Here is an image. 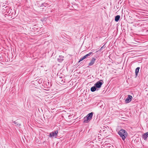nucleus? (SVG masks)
<instances>
[{
  "instance_id": "393cba45",
  "label": "nucleus",
  "mask_w": 148,
  "mask_h": 148,
  "mask_svg": "<svg viewBox=\"0 0 148 148\" xmlns=\"http://www.w3.org/2000/svg\"><path fill=\"white\" fill-rule=\"evenodd\" d=\"M14 123H16L15 122H14Z\"/></svg>"
},
{
  "instance_id": "9d476101",
  "label": "nucleus",
  "mask_w": 148,
  "mask_h": 148,
  "mask_svg": "<svg viewBox=\"0 0 148 148\" xmlns=\"http://www.w3.org/2000/svg\"><path fill=\"white\" fill-rule=\"evenodd\" d=\"M84 122V123H88L90 121L87 117H85L83 119Z\"/></svg>"
},
{
  "instance_id": "a878e982",
  "label": "nucleus",
  "mask_w": 148,
  "mask_h": 148,
  "mask_svg": "<svg viewBox=\"0 0 148 148\" xmlns=\"http://www.w3.org/2000/svg\"><path fill=\"white\" fill-rule=\"evenodd\" d=\"M99 136H100V135H99V136H98L99 137Z\"/></svg>"
},
{
  "instance_id": "f3484780",
  "label": "nucleus",
  "mask_w": 148,
  "mask_h": 148,
  "mask_svg": "<svg viewBox=\"0 0 148 148\" xmlns=\"http://www.w3.org/2000/svg\"><path fill=\"white\" fill-rule=\"evenodd\" d=\"M82 58L83 59V60H84V59L86 58L84 56L83 57H82Z\"/></svg>"
},
{
  "instance_id": "4be33fe9",
  "label": "nucleus",
  "mask_w": 148,
  "mask_h": 148,
  "mask_svg": "<svg viewBox=\"0 0 148 148\" xmlns=\"http://www.w3.org/2000/svg\"><path fill=\"white\" fill-rule=\"evenodd\" d=\"M98 135H101V134H98Z\"/></svg>"
},
{
  "instance_id": "f03ea898",
  "label": "nucleus",
  "mask_w": 148,
  "mask_h": 148,
  "mask_svg": "<svg viewBox=\"0 0 148 148\" xmlns=\"http://www.w3.org/2000/svg\"><path fill=\"white\" fill-rule=\"evenodd\" d=\"M118 134L123 140H125L127 136V133L126 131L123 129L121 130L118 132Z\"/></svg>"
},
{
  "instance_id": "f8f14e48",
  "label": "nucleus",
  "mask_w": 148,
  "mask_h": 148,
  "mask_svg": "<svg viewBox=\"0 0 148 148\" xmlns=\"http://www.w3.org/2000/svg\"><path fill=\"white\" fill-rule=\"evenodd\" d=\"M97 89V87L95 86L91 88L90 90L92 92L95 91Z\"/></svg>"
},
{
  "instance_id": "a211bd4d",
  "label": "nucleus",
  "mask_w": 148,
  "mask_h": 148,
  "mask_svg": "<svg viewBox=\"0 0 148 148\" xmlns=\"http://www.w3.org/2000/svg\"><path fill=\"white\" fill-rule=\"evenodd\" d=\"M103 48V47H102L101 48V49H100V50H102V48Z\"/></svg>"
},
{
  "instance_id": "5701e85b",
  "label": "nucleus",
  "mask_w": 148,
  "mask_h": 148,
  "mask_svg": "<svg viewBox=\"0 0 148 148\" xmlns=\"http://www.w3.org/2000/svg\"><path fill=\"white\" fill-rule=\"evenodd\" d=\"M147 32H148V30H147Z\"/></svg>"
},
{
  "instance_id": "bb28decb",
  "label": "nucleus",
  "mask_w": 148,
  "mask_h": 148,
  "mask_svg": "<svg viewBox=\"0 0 148 148\" xmlns=\"http://www.w3.org/2000/svg\"><path fill=\"white\" fill-rule=\"evenodd\" d=\"M99 136H100V135H99V136H98L99 137Z\"/></svg>"
},
{
  "instance_id": "6ab92c4d",
  "label": "nucleus",
  "mask_w": 148,
  "mask_h": 148,
  "mask_svg": "<svg viewBox=\"0 0 148 148\" xmlns=\"http://www.w3.org/2000/svg\"><path fill=\"white\" fill-rule=\"evenodd\" d=\"M60 57H61V58H63V56H60Z\"/></svg>"
},
{
  "instance_id": "aec40b11",
  "label": "nucleus",
  "mask_w": 148,
  "mask_h": 148,
  "mask_svg": "<svg viewBox=\"0 0 148 148\" xmlns=\"http://www.w3.org/2000/svg\"><path fill=\"white\" fill-rule=\"evenodd\" d=\"M137 75H137V74L136 75V77H137Z\"/></svg>"
},
{
  "instance_id": "1a4fd4ad",
  "label": "nucleus",
  "mask_w": 148,
  "mask_h": 148,
  "mask_svg": "<svg viewBox=\"0 0 148 148\" xmlns=\"http://www.w3.org/2000/svg\"><path fill=\"white\" fill-rule=\"evenodd\" d=\"M95 60L96 59L95 58H92L90 62L89 63V65L91 66L92 65L95 63Z\"/></svg>"
},
{
  "instance_id": "9b49d317",
  "label": "nucleus",
  "mask_w": 148,
  "mask_h": 148,
  "mask_svg": "<svg viewBox=\"0 0 148 148\" xmlns=\"http://www.w3.org/2000/svg\"><path fill=\"white\" fill-rule=\"evenodd\" d=\"M120 16L119 15H118L116 16L115 17V21L116 22H118L120 18Z\"/></svg>"
},
{
  "instance_id": "20e7f679",
  "label": "nucleus",
  "mask_w": 148,
  "mask_h": 148,
  "mask_svg": "<svg viewBox=\"0 0 148 148\" xmlns=\"http://www.w3.org/2000/svg\"><path fill=\"white\" fill-rule=\"evenodd\" d=\"M58 130H57L51 132L49 136L50 137H55L56 138L57 136Z\"/></svg>"
},
{
  "instance_id": "2eb2a0df",
  "label": "nucleus",
  "mask_w": 148,
  "mask_h": 148,
  "mask_svg": "<svg viewBox=\"0 0 148 148\" xmlns=\"http://www.w3.org/2000/svg\"><path fill=\"white\" fill-rule=\"evenodd\" d=\"M47 4L46 3H42L41 5V6H42H42H46V5Z\"/></svg>"
},
{
  "instance_id": "7ed1b4c3",
  "label": "nucleus",
  "mask_w": 148,
  "mask_h": 148,
  "mask_svg": "<svg viewBox=\"0 0 148 148\" xmlns=\"http://www.w3.org/2000/svg\"><path fill=\"white\" fill-rule=\"evenodd\" d=\"M103 83V80H101L97 82L95 84V86L97 87V88H99L101 87Z\"/></svg>"
},
{
  "instance_id": "4468645a",
  "label": "nucleus",
  "mask_w": 148,
  "mask_h": 148,
  "mask_svg": "<svg viewBox=\"0 0 148 148\" xmlns=\"http://www.w3.org/2000/svg\"><path fill=\"white\" fill-rule=\"evenodd\" d=\"M92 53V52H90L88 54H86V55L84 56L85 58H87L88 57V56H90L91 54Z\"/></svg>"
},
{
  "instance_id": "b1692460",
  "label": "nucleus",
  "mask_w": 148,
  "mask_h": 148,
  "mask_svg": "<svg viewBox=\"0 0 148 148\" xmlns=\"http://www.w3.org/2000/svg\"><path fill=\"white\" fill-rule=\"evenodd\" d=\"M38 79V78H37L36 80Z\"/></svg>"
},
{
  "instance_id": "39448f33",
  "label": "nucleus",
  "mask_w": 148,
  "mask_h": 148,
  "mask_svg": "<svg viewBox=\"0 0 148 148\" xmlns=\"http://www.w3.org/2000/svg\"><path fill=\"white\" fill-rule=\"evenodd\" d=\"M133 99L132 96L130 95H128L127 98L125 99V102L126 103H128L130 102Z\"/></svg>"
},
{
  "instance_id": "6e6552de",
  "label": "nucleus",
  "mask_w": 148,
  "mask_h": 148,
  "mask_svg": "<svg viewBox=\"0 0 148 148\" xmlns=\"http://www.w3.org/2000/svg\"><path fill=\"white\" fill-rule=\"evenodd\" d=\"M92 115L93 113L92 112L88 114L86 116L90 120L92 118Z\"/></svg>"
},
{
  "instance_id": "412c9836",
  "label": "nucleus",
  "mask_w": 148,
  "mask_h": 148,
  "mask_svg": "<svg viewBox=\"0 0 148 148\" xmlns=\"http://www.w3.org/2000/svg\"><path fill=\"white\" fill-rule=\"evenodd\" d=\"M63 60V59H61V61H62V60Z\"/></svg>"
},
{
  "instance_id": "423d86ee",
  "label": "nucleus",
  "mask_w": 148,
  "mask_h": 148,
  "mask_svg": "<svg viewBox=\"0 0 148 148\" xmlns=\"http://www.w3.org/2000/svg\"><path fill=\"white\" fill-rule=\"evenodd\" d=\"M142 137L144 140H148V132L144 134L143 135Z\"/></svg>"
},
{
  "instance_id": "0eeeda50",
  "label": "nucleus",
  "mask_w": 148,
  "mask_h": 148,
  "mask_svg": "<svg viewBox=\"0 0 148 148\" xmlns=\"http://www.w3.org/2000/svg\"><path fill=\"white\" fill-rule=\"evenodd\" d=\"M45 85L46 86H45V87H46L47 88H49L52 86V84L51 82H50L48 81V82H46Z\"/></svg>"
},
{
  "instance_id": "f257e3e1",
  "label": "nucleus",
  "mask_w": 148,
  "mask_h": 148,
  "mask_svg": "<svg viewBox=\"0 0 148 148\" xmlns=\"http://www.w3.org/2000/svg\"><path fill=\"white\" fill-rule=\"evenodd\" d=\"M56 79V81L60 84H62L65 82L64 75H57Z\"/></svg>"
},
{
  "instance_id": "dca6fc26",
  "label": "nucleus",
  "mask_w": 148,
  "mask_h": 148,
  "mask_svg": "<svg viewBox=\"0 0 148 148\" xmlns=\"http://www.w3.org/2000/svg\"><path fill=\"white\" fill-rule=\"evenodd\" d=\"M83 60V59L82 58V57L79 60V62L80 61H82Z\"/></svg>"
},
{
  "instance_id": "ddd939ff",
  "label": "nucleus",
  "mask_w": 148,
  "mask_h": 148,
  "mask_svg": "<svg viewBox=\"0 0 148 148\" xmlns=\"http://www.w3.org/2000/svg\"><path fill=\"white\" fill-rule=\"evenodd\" d=\"M140 69V68L139 67H138L136 69V70H135L136 74H138V73L139 72Z\"/></svg>"
}]
</instances>
